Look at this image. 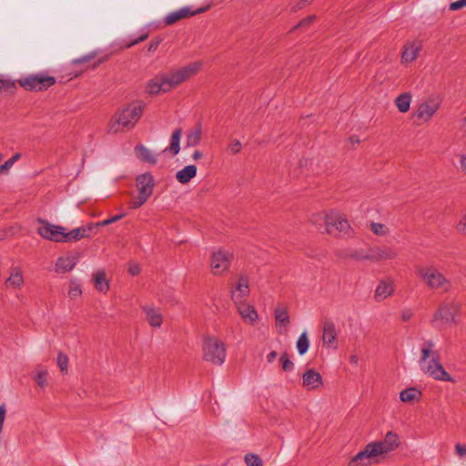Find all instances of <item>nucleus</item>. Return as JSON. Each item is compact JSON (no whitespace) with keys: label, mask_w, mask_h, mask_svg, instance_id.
Returning <instances> with one entry per match:
<instances>
[{"label":"nucleus","mask_w":466,"mask_h":466,"mask_svg":"<svg viewBox=\"0 0 466 466\" xmlns=\"http://www.w3.org/2000/svg\"><path fill=\"white\" fill-rule=\"evenodd\" d=\"M435 342L428 339L420 344L419 367L426 376L439 381L453 382V378L445 370L440 361L439 352L435 350Z\"/></svg>","instance_id":"nucleus-1"},{"label":"nucleus","mask_w":466,"mask_h":466,"mask_svg":"<svg viewBox=\"0 0 466 466\" xmlns=\"http://www.w3.org/2000/svg\"><path fill=\"white\" fill-rule=\"evenodd\" d=\"M399 437L396 433L389 431L380 441H374L367 444L364 450L359 451L351 460L350 466L358 464L366 465V460L370 461L378 456L389 453L398 448Z\"/></svg>","instance_id":"nucleus-2"},{"label":"nucleus","mask_w":466,"mask_h":466,"mask_svg":"<svg viewBox=\"0 0 466 466\" xmlns=\"http://www.w3.org/2000/svg\"><path fill=\"white\" fill-rule=\"evenodd\" d=\"M143 106L141 105L127 106L121 111L117 112L109 126L111 133H118L122 129H130L138 121Z\"/></svg>","instance_id":"nucleus-3"},{"label":"nucleus","mask_w":466,"mask_h":466,"mask_svg":"<svg viewBox=\"0 0 466 466\" xmlns=\"http://www.w3.org/2000/svg\"><path fill=\"white\" fill-rule=\"evenodd\" d=\"M203 357L207 361L215 365H222L227 357L226 344L213 336H208L204 339Z\"/></svg>","instance_id":"nucleus-4"},{"label":"nucleus","mask_w":466,"mask_h":466,"mask_svg":"<svg viewBox=\"0 0 466 466\" xmlns=\"http://www.w3.org/2000/svg\"><path fill=\"white\" fill-rule=\"evenodd\" d=\"M460 306L454 301H444L433 315L431 323L434 327H441L458 322L457 315Z\"/></svg>","instance_id":"nucleus-5"},{"label":"nucleus","mask_w":466,"mask_h":466,"mask_svg":"<svg viewBox=\"0 0 466 466\" xmlns=\"http://www.w3.org/2000/svg\"><path fill=\"white\" fill-rule=\"evenodd\" d=\"M202 65L201 61H196L186 66L173 70L169 74H165L169 89L171 90L177 87L191 76H195L201 69Z\"/></svg>","instance_id":"nucleus-6"},{"label":"nucleus","mask_w":466,"mask_h":466,"mask_svg":"<svg viewBox=\"0 0 466 466\" xmlns=\"http://www.w3.org/2000/svg\"><path fill=\"white\" fill-rule=\"evenodd\" d=\"M325 227L329 234L350 237L353 230L348 220L339 213H331L325 217Z\"/></svg>","instance_id":"nucleus-7"},{"label":"nucleus","mask_w":466,"mask_h":466,"mask_svg":"<svg viewBox=\"0 0 466 466\" xmlns=\"http://www.w3.org/2000/svg\"><path fill=\"white\" fill-rule=\"evenodd\" d=\"M418 272L431 289L448 291L451 287V282L434 268H420Z\"/></svg>","instance_id":"nucleus-8"},{"label":"nucleus","mask_w":466,"mask_h":466,"mask_svg":"<svg viewBox=\"0 0 466 466\" xmlns=\"http://www.w3.org/2000/svg\"><path fill=\"white\" fill-rule=\"evenodd\" d=\"M339 329L332 321L326 320L322 325V347L326 348L328 353H335L338 350V335Z\"/></svg>","instance_id":"nucleus-9"},{"label":"nucleus","mask_w":466,"mask_h":466,"mask_svg":"<svg viewBox=\"0 0 466 466\" xmlns=\"http://www.w3.org/2000/svg\"><path fill=\"white\" fill-rule=\"evenodd\" d=\"M41 225L37 233L44 238L55 242H64L66 228L62 226L54 225L44 219H38Z\"/></svg>","instance_id":"nucleus-10"},{"label":"nucleus","mask_w":466,"mask_h":466,"mask_svg":"<svg viewBox=\"0 0 466 466\" xmlns=\"http://www.w3.org/2000/svg\"><path fill=\"white\" fill-rule=\"evenodd\" d=\"M232 254L227 250L218 248L214 250L211 255V268L215 275L222 274L228 271Z\"/></svg>","instance_id":"nucleus-11"},{"label":"nucleus","mask_w":466,"mask_h":466,"mask_svg":"<svg viewBox=\"0 0 466 466\" xmlns=\"http://www.w3.org/2000/svg\"><path fill=\"white\" fill-rule=\"evenodd\" d=\"M250 292L248 278L240 275L235 286L231 289V299L235 304L247 301L246 299L248 297Z\"/></svg>","instance_id":"nucleus-12"},{"label":"nucleus","mask_w":466,"mask_h":466,"mask_svg":"<svg viewBox=\"0 0 466 466\" xmlns=\"http://www.w3.org/2000/svg\"><path fill=\"white\" fill-rule=\"evenodd\" d=\"M55 83V78L52 76H30L23 80H20V85L26 90H43Z\"/></svg>","instance_id":"nucleus-13"},{"label":"nucleus","mask_w":466,"mask_h":466,"mask_svg":"<svg viewBox=\"0 0 466 466\" xmlns=\"http://www.w3.org/2000/svg\"><path fill=\"white\" fill-rule=\"evenodd\" d=\"M236 309L244 322L249 325H255L258 319L259 315L255 307L248 301H243L235 304Z\"/></svg>","instance_id":"nucleus-14"},{"label":"nucleus","mask_w":466,"mask_h":466,"mask_svg":"<svg viewBox=\"0 0 466 466\" xmlns=\"http://www.w3.org/2000/svg\"><path fill=\"white\" fill-rule=\"evenodd\" d=\"M274 318L278 332L279 334L285 333L290 324L288 307L282 304L277 305L274 309Z\"/></svg>","instance_id":"nucleus-15"},{"label":"nucleus","mask_w":466,"mask_h":466,"mask_svg":"<svg viewBox=\"0 0 466 466\" xmlns=\"http://www.w3.org/2000/svg\"><path fill=\"white\" fill-rule=\"evenodd\" d=\"M78 262L77 253H68L57 258L55 270L57 273H66L71 271Z\"/></svg>","instance_id":"nucleus-16"},{"label":"nucleus","mask_w":466,"mask_h":466,"mask_svg":"<svg viewBox=\"0 0 466 466\" xmlns=\"http://www.w3.org/2000/svg\"><path fill=\"white\" fill-rule=\"evenodd\" d=\"M146 88L147 93L150 95H157L170 91L165 74L157 75L154 78L150 79L147 82Z\"/></svg>","instance_id":"nucleus-17"},{"label":"nucleus","mask_w":466,"mask_h":466,"mask_svg":"<svg viewBox=\"0 0 466 466\" xmlns=\"http://www.w3.org/2000/svg\"><path fill=\"white\" fill-rule=\"evenodd\" d=\"M154 179L149 174H142L137 177V190L142 195L151 197L154 188Z\"/></svg>","instance_id":"nucleus-18"},{"label":"nucleus","mask_w":466,"mask_h":466,"mask_svg":"<svg viewBox=\"0 0 466 466\" xmlns=\"http://www.w3.org/2000/svg\"><path fill=\"white\" fill-rule=\"evenodd\" d=\"M207 9H208V7H202V8L198 9L195 12H191L188 7H183L180 10H177V11L168 14L165 18V22L167 25H172L182 18H186V17L190 16L195 14L203 13Z\"/></svg>","instance_id":"nucleus-19"},{"label":"nucleus","mask_w":466,"mask_h":466,"mask_svg":"<svg viewBox=\"0 0 466 466\" xmlns=\"http://www.w3.org/2000/svg\"><path fill=\"white\" fill-rule=\"evenodd\" d=\"M146 314V319L152 328H159L162 324L163 317L160 310L153 306L145 305L142 307Z\"/></svg>","instance_id":"nucleus-20"},{"label":"nucleus","mask_w":466,"mask_h":466,"mask_svg":"<svg viewBox=\"0 0 466 466\" xmlns=\"http://www.w3.org/2000/svg\"><path fill=\"white\" fill-rule=\"evenodd\" d=\"M394 292V285L391 280L386 279L381 280L377 286L374 293V299L376 301H381L390 296H391Z\"/></svg>","instance_id":"nucleus-21"},{"label":"nucleus","mask_w":466,"mask_h":466,"mask_svg":"<svg viewBox=\"0 0 466 466\" xmlns=\"http://www.w3.org/2000/svg\"><path fill=\"white\" fill-rule=\"evenodd\" d=\"M439 108L438 104L434 102H424L417 109V117L424 121H429Z\"/></svg>","instance_id":"nucleus-22"},{"label":"nucleus","mask_w":466,"mask_h":466,"mask_svg":"<svg viewBox=\"0 0 466 466\" xmlns=\"http://www.w3.org/2000/svg\"><path fill=\"white\" fill-rule=\"evenodd\" d=\"M24 284L22 270L19 268H12L10 276L5 279L7 289H21Z\"/></svg>","instance_id":"nucleus-23"},{"label":"nucleus","mask_w":466,"mask_h":466,"mask_svg":"<svg viewBox=\"0 0 466 466\" xmlns=\"http://www.w3.org/2000/svg\"><path fill=\"white\" fill-rule=\"evenodd\" d=\"M135 154L137 158L144 162L156 164L157 161V157L153 153V151L143 145H137L135 147Z\"/></svg>","instance_id":"nucleus-24"},{"label":"nucleus","mask_w":466,"mask_h":466,"mask_svg":"<svg viewBox=\"0 0 466 466\" xmlns=\"http://www.w3.org/2000/svg\"><path fill=\"white\" fill-rule=\"evenodd\" d=\"M197 170L198 169L195 165L186 166L184 168L177 172L176 178L181 184H186L196 177Z\"/></svg>","instance_id":"nucleus-25"},{"label":"nucleus","mask_w":466,"mask_h":466,"mask_svg":"<svg viewBox=\"0 0 466 466\" xmlns=\"http://www.w3.org/2000/svg\"><path fill=\"white\" fill-rule=\"evenodd\" d=\"M202 138V127L200 124L191 128L187 134V147L198 146Z\"/></svg>","instance_id":"nucleus-26"},{"label":"nucleus","mask_w":466,"mask_h":466,"mask_svg":"<svg viewBox=\"0 0 466 466\" xmlns=\"http://www.w3.org/2000/svg\"><path fill=\"white\" fill-rule=\"evenodd\" d=\"M422 393L415 387L408 388L400 393V399L403 402H413L420 400Z\"/></svg>","instance_id":"nucleus-27"},{"label":"nucleus","mask_w":466,"mask_h":466,"mask_svg":"<svg viewBox=\"0 0 466 466\" xmlns=\"http://www.w3.org/2000/svg\"><path fill=\"white\" fill-rule=\"evenodd\" d=\"M95 288L101 293H106L109 289V282L103 270L96 272L94 275Z\"/></svg>","instance_id":"nucleus-28"},{"label":"nucleus","mask_w":466,"mask_h":466,"mask_svg":"<svg viewBox=\"0 0 466 466\" xmlns=\"http://www.w3.org/2000/svg\"><path fill=\"white\" fill-rule=\"evenodd\" d=\"M91 228H92V226H90L88 228H77L69 232H65L64 242H74V241H77L83 238H87L88 236L86 234V231Z\"/></svg>","instance_id":"nucleus-29"},{"label":"nucleus","mask_w":466,"mask_h":466,"mask_svg":"<svg viewBox=\"0 0 466 466\" xmlns=\"http://www.w3.org/2000/svg\"><path fill=\"white\" fill-rule=\"evenodd\" d=\"M182 137V130L180 128H177L173 131L170 137V144L166 150H169L172 152L174 156L177 155L180 151V140Z\"/></svg>","instance_id":"nucleus-30"},{"label":"nucleus","mask_w":466,"mask_h":466,"mask_svg":"<svg viewBox=\"0 0 466 466\" xmlns=\"http://www.w3.org/2000/svg\"><path fill=\"white\" fill-rule=\"evenodd\" d=\"M320 376L313 371L312 370H309L303 375V386L309 390H312L318 387Z\"/></svg>","instance_id":"nucleus-31"},{"label":"nucleus","mask_w":466,"mask_h":466,"mask_svg":"<svg viewBox=\"0 0 466 466\" xmlns=\"http://www.w3.org/2000/svg\"><path fill=\"white\" fill-rule=\"evenodd\" d=\"M411 102V95L410 93H402L395 98V105L400 113L409 111Z\"/></svg>","instance_id":"nucleus-32"},{"label":"nucleus","mask_w":466,"mask_h":466,"mask_svg":"<svg viewBox=\"0 0 466 466\" xmlns=\"http://www.w3.org/2000/svg\"><path fill=\"white\" fill-rule=\"evenodd\" d=\"M419 46L414 43L409 44L402 52L401 60L403 63H410L414 61L419 54Z\"/></svg>","instance_id":"nucleus-33"},{"label":"nucleus","mask_w":466,"mask_h":466,"mask_svg":"<svg viewBox=\"0 0 466 466\" xmlns=\"http://www.w3.org/2000/svg\"><path fill=\"white\" fill-rule=\"evenodd\" d=\"M47 375L48 370L45 367L38 366L35 369L34 380L39 387L45 388L47 385Z\"/></svg>","instance_id":"nucleus-34"},{"label":"nucleus","mask_w":466,"mask_h":466,"mask_svg":"<svg viewBox=\"0 0 466 466\" xmlns=\"http://www.w3.org/2000/svg\"><path fill=\"white\" fill-rule=\"evenodd\" d=\"M309 348V339L308 338V333L307 331H303L296 342V349L299 355H304L307 353Z\"/></svg>","instance_id":"nucleus-35"},{"label":"nucleus","mask_w":466,"mask_h":466,"mask_svg":"<svg viewBox=\"0 0 466 466\" xmlns=\"http://www.w3.org/2000/svg\"><path fill=\"white\" fill-rule=\"evenodd\" d=\"M82 289L81 285L77 279H72L69 281L68 297L71 299H77L81 296Z\"/></svg>","instance_id":"nucleus-36"},{"label":"nucleus","mask_w":466,"mask_h":466,"mask_svg":"<svg viewBox=\"0 0 466 466\" xmlns=\"http://www.w3.org/2000/svg\"><path fill=\"white\" fill-rule=\"evenodd\" d=\"M148 198L149 197L138 193L137 196H134L130 200V208L133 209H137L140 208L143 204H145Z\"/></svg>","instance_id":"nucleus-37"},{"label":"nucleus","mask_w":466,"mask_h":466,"mask_svg":"<svg viewBox=\"0 0 466 466\" xmlns=\"http://www.w3.org/2000/svg\"><path fill=\"white\" fill-rule=\"evenodd\" d=\"M68 357L63 352H59L56 360V364L58 368L60 369V371L63 373L67 372V367H68Z\"/></svg>","instance_id":"nucleus-38"},{"label":"nucleus","mask_w":466,"mask_h":466,"mask_svg":"<svg viewBox=\"0 0 466 466\" xmlns=\"http://www.w3.org/2000/svg\"><path fill=\"white\" fill-rule=\"evenodd\" d=\"M397 257V253L390 248L379 249L376 253L378 259H392Z\"/></svg>","instance_id":"nucleus-39"},{"label":"nucleus","mask_w":466,"mask_h":466,"mask_svg":"<svg viewBox=\"0 0 466 466\" xmlns=\"http://www.w3.org/2000/svg\"><path fill=\"white\" fill-rule=\"evenodd\" d=\"M20 157L21 154L16 153L11 158L6 160L2 166H0V175L7 172Z\"/></svg>","instance_id":"nucleus-40"},{"label":"nucleus","mask_w":466,"mask_h":466,"mask_svg":"<svg viewBox=\"0 0 466 466\" xmlns=\"http://www.w3.org/2000/svg\"><path fill=\"white\" fill-rule=\"evenodd\" d=\"M370 229L377 236H385L389 232L388 228L384 224L377 222H372L370 224Z\"/></svg>","instance_id":"nucleus-41"},{"label":"nucleus","mask_w":466,"mask_h":466,"mask_svg":"<svg viewBox=\"0 0 466 466\" xmlns=\"http://www.w3.org/2000/svg\"><path fill=\"white\" fill-rule=\"evenodd\" d=\"M247 466H263L262 460L256 454L249 453L245 456Z\"/></svg>","instance_id":"nucleus-42"},{"label":"nucleus","mask_w":466,"mask_h":466,"mask_svg":"<svg viewBox=\"0 0 466 466\" xmlns=\"http://www.w3.org/2000/svg\"><path fill=\"white\" fill-rule=\"evenodd\" d=\"M280 362H281V365H282V369L285 370V371H290L293 370L294 368V364L291 360H289L286 355H282L281 358H280Z\"/></svg>","instance_id":"nucleus-43"},{"label":"nucleus","mask_w":466,"mask_h":466,"mask_svg":"<svg viewBox=\"0 0 466 466\" xmlns=\"http://www.w3.org/2000/svg\"><path fill=\"white\" fill-rule=\"evenodd\" d=\"M122 218H123V215H116V216L112 217L111 218H108V219L103 220L101 222H98V223H96L95 225H92V228L93 227L107 226V225H110V224H112L114 222L118 221Z\"/></svg>","instance_id":"nucleus-44"},{"label":"nucleus","mask_w":466,"mask_h":466,"mask_svg":"<svg viewBox=\"0 0 466 466\" xmlns=\"http://www.w3.org/2000/svg\"><path fill=\"white\" fill-rule=\"evenodd\" d=\"M466 6V0H457L455 2L451 3L450 10L456 11L461 9Z\"/></svg>","instance_id":"nucleus-45"},{"label":"nucleus","mask_w":466,"mask_h":466,"mask_svg":"<svg viewBox=\"0 0 466 466\" xmlns=\"http://www.w3.org/2000/svg\"><path fill=\"white\" fill-rule=\"evenodd\" d=\"M96 56V54L92 52V53H89L88 55H86L78 59H75L73 61V63L74 64L85 63V62L90 61L91 59L95 58Z\"/></svg>","instance_id":"nucleus-46"},{"label":"nucleus","mask_w":466,"mask_h":466,"mask_svg":"<svg viewBox=\"0 0 466 466\" xmlns=\"http://www.w3.org/2000/svg\"><path fill=\"white\" fill-rule=\"evenodd\" d=\"M229 149L234 154L238 153L241 149V143L237 139L232 140L229 144Z\"/></svg>","instance_id":"nucleus-47"},{"label":"nucleus","mask_w":466,"mask_h":466,"mask_svg":"<svg viewBox=\"0 0 466 466\" xmlns=\"http://www.w3.org/2000/svg\"><path fill=\"white\" fill-rule=\"evenodd\" d=\"M457 230L461 233H466V214L463 215L458 222Z\"/></svg>","instance_id":"nucleus-48"},{"label":"nucleus","mask_w":466,"mask_h":466,"mask_svg":"<svg viewBox=\"0 0 466 466\" xmlns=\"http://www.w3.org/2000/svg\"><path fill=\"white\" fill-rule=\"evenodd\" d=\"M413 316V312L411 309H405L401 311V319L403 321H409Z\"/></svg>","instance_id":"nucleus-49"},{"label":"nucleus","mask_w":466,"mask_h":466,"mask_svg":"<svg viewBox=\"0 0 466 466\" xmlns=\"http://www.w3.org/2000/svg\"><path fill=\"white\" fill-rule=\"evenodd\" d=\"M140 266L138 264H131L128 268V271L131 275L136 276L140 273Z\"/></svg>","instance_id":"nucleus-50"},{"label":"nucleus","mask_w":466,"mask_h":466,"mask_svg":"<svg viewBox=\"0 0 466 466\" xmlns=\"http://www.w3.org/2000/svg\"><path fill=\"white\" fill-rule=\"evenodd\" d=\"M455 449H456L457 453L460 456H461V457L466 456V445L458 443V444H456Z\"/></svg>","instance_id":"nucleus-51"},{"label":"nucleus","mask_w":466,"mask_h":466,"mask_svg":"<svg viewBox=\"0 0 466 466\" xmlns=\"http://www.w3.org/2000/svg\"><path fill=\"white\" fill-rule=\"evenodd\" d=\"M14 86V83L8 80L0 79V89H8Z\"/></svg>","instance_id":"nucleus-52"},{"label":"nucleus","mask_w":466,"mask_h":466,"mask_svg":"<svg viewBox=\"0 0 466 466\" xmlns=\"http://www.w3.org/2000/svg\"><path fill=\"white\" fill-rule=\"evenodd\" d=\"M461 170L466 173V154H462L460 159Z\"/></svg>","instance_id":"nucleus-53"},{"label":"nucleus","mask_w":466,"mask_h":466,"mask_svg":"<svg viewBox=\"0 0 466 466\" xmlns=\"http://www.w3.org/2000/svg\"><path fill=\"white\" fill-rule=\"evenodd\" d=\"M277 355H278V354H277V352H276V351H271L270 353H268V354L267 355V360H268V362L272 363V362L275 360V359L277 358Z\"/></svg>","instance_id":"nucleus-54"},{"label":"nucleus","mask_w":466,"mask_h":466,"mask_svg":"<svg viewBox=\"0 0 466 466\" xmlns=\"http://www.w3.org/2000/svg\"><path fill=\"white\" fill-rule=\"evenodd\" d=\"M203 157V153L199 150H196L192 155L193 160H198Z\"/></svg>","instance_id":"nucleus-55"},{"label":"nucleus","mask_w":466,"mask_h":466,"mask_svg":"<svg viewBox=\"0 0 466 466\" xmlns=\"http://www.w3.org/2000/svg\"><path fill=\"white\" fill-rule=\"evenodd\" d=\"M147 37V35L145 34V35H141L139 38H137V40L131 42L127 46H131L137 44L138 42L144 41Z\"/></svg>","instance_id":"nucleus-56"},{"label":"nucleus","mask_w":466,"mask_h":466,"mask_svg":"<svg viewBox=\"0 0 466 466\" xmlns=\"http://www.w3.org/2000/svg\"><path fill=\"white\" fill-rule=\"evenodd\" d=\"M316 18V16H309L308 17L307 19L303 20L301 23H300V25H309L312 20H314Z\"/></svg>","instance_id":"nucleus-57"},{"label":"nucleus","mask_w":466,"mask_h":466,"mask_svg":"<svg viewBox=\"0 0 466 466\" xmlns=\"http://www.w3.org/2000/svg\"><path fill=\"white\" fill-rule=\"evenodd\" d=\"M158 43L159 41H156V42H152L149 46H148V51L149 52H153L157 49V46H158Z\"/></svg>","instance_id":"nucleus-58"},{"label":"nucleus","mask_w":466,"mask_h":466,"mask_svg":"<svg viewBox=\"0 0 466 466\" xmlns=\"http://www.w3.org/2000/svg\"><path fill=\"white\" fill-rule=\"evenodd\" d=\"M358 361H359V360H358V357H357L356 355H351V356L350 357V362L351 364H353V365H357V364H358Z\"/></svg>","instance_id":"nucleus-59"},{"label":"nucleus","mask_w":466,"mask_h":466,"mask_svg":"<svg viewBox=\"0 0 466 466\" xmlns=\"http://www.w3.org/2000/svg\"><path fill=\"white\" fill-rule=\"evenodd\" d=\"M350 142L352 144V145H355V144H360V139L356 137H350Z\"/></svg>","instance_id":"nucleus-60"},{"label":"nucleus","mask_w":466,"mask_h":466,"mask_svg":"<svg viewBox=\"0 0 466 466\" xmlns=\"http://www.w3.org/2000/svg\"><path fill=\"white\" fill-rule=\"evenodd\" d=\"M2 158H3V156L0 154V161L2 160Z\"/></svg>","instance_id":"nucleus-61"}]
</instances>
